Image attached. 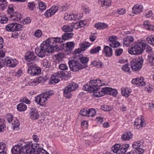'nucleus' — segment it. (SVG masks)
Segmentation results:
<instances>
[{"instance_id": "f257e3e1", "label": "nucleus", "mask_w": 154, "mask_h": 154, "mask_svg": "<svg viewBox=\"0 0 154 154\" xmlns=\"http://www.w3.org/2000/svg\"><path fill=\"white\" fill-rule=\"evenodd\" d=\"M146 47V51L149 52H151L152 48L149 45H146L142 41H137L134 42L130 48L128 49V51L129 53L131 54H140L143 52V50Z\"/></svg>"}, {"instance_id": "f03ea898", "label": "nucleus", "mask_w": 154, "mask_h": 154, "mask_svg": "<svg viewBox=\"0 0 154 154\" xmlns=\"http://www.w3.org/2000/svg\"><path fill=\"white\" fill-rule=\"evenodd\" d=\"M32 143L30 142L25 143L20 141L17 145L15 146L11 149L12 154H29Z\"/></svg>"}, {"instance_id": "7ed1b4c3", "label": "nucleus", "mask_w": 154, "mask_h": 154, "mask_svg": "<svg viewBox=\"0 0 154 154\" xmlns=\"http://www.w3.org/2000/svg\"><path fill=\"white\" fill-rule=\"evenodd\" d=\"M35 52L37 55L42 58L48 55L50 53H52L53 50L50 46H49L46 42H43L39 47L35 49Z\"/></svg>"}, {"instance_id": "20e7f679", "label": "nucleus", "mask_w": 154, "mask_h": 154, "mask_svg": "<svg viewBox=\"0 0 154 154\" xmlns=\"http://www.w3.org/2000/svg\"><path fill=\"white\" fill-rule=\"evenodd\" d=\"M53 94L51 91H46L44 93L38 95L35 99V101L40 106H45L48 99Z\"/></svg>"}, {"instance_id": "39448f33", "label": "nucleus", "mask_w": 154, "mask_h": 154, "mask_svg": "<svg viewBox=\"0 0 154 154\" xmlns=\"http://www.w3.org/2000/svg\"><path fill=\"white\" fill-rule=\"evenodd\" d=\"M63 39L60 38L56 37L55 38H48L46 40V42L47 43L49 46H50V48H51L54 52V50L56 51H59L60 48L56 45L57 43L63 42Z\"/></svg>"}, {"instance_id": "423d86ee", "label": "nucleus", "mask_w": 154, "mask_h": 154, "mask_svg": "<svg viewBox=\"0 0 154 154\" xmlns=\"http://www.w3.org/2000/svg\"><path fill=\"white\" fill-rule=\"evenodd\" d=\"M143 63V59L142 57L136 58L133 59L131 62V67L133 71L139 70L142 68Z\"/></svg>"}, {"instance_id": "0eeeda50", "label": "nucleus", "mask_w": 154, "mask_h": 154, "mask_svg": "<svg viewBox=\"0 0 154 154\" xmlns=\"http://www.w3.org/2000/svg\"><path fill=\"white\" fill-rule=\"evenodd\" d=\"M129 147V145L128 144L121 146L120 144H116L112 148V150L116 154H125L128 149Z\"/></svg>"}, {"instance_id": "6e6552de", "label": "nucleus", "mask_w": 154, "mask_h": 154, "mask_svg": "<svg viewBox=\"0 0 154 154\" xmlns=\"http://www.w3.org/2000/svg\"><path fill=\"white\" fill-rule=\"evenodd\" d=\"M17 61L15 59L7 57L3 59H0V67H2L5 65L11 67H14L17 65Z\"/></svg>"}, {"instance_id": "1a4fd4ad", "label": "nucleus", "mask_w": 154, "mask_h": 154, "mask_svg": "<svg viewBox=\"0 0 154 154\" xmlns=\"http://www.w3.org/2000/svg\"><path fill=\"white\" fill-rule=\"evenodd\" d=\"M68 64L71 70L74 72H78L85 68L80 62L75 60H69Z\"/></svg>"}, {"instance_id": "9d476101", "label": "nucleus", "mask_w": 154, "mask_h": 154, "mask_svg": "<svg viewBox=\"0 0 154 154\" xmlns=\"http://www.w3.org/2000/svg\"><path fill=\"white\" fill-rule=\"evenodd\" d=\"M27 66L28 67L27 72L31 75H37L40 73L41 72V69L37 67L34 63H28Z\"/></svg>"}, {"instance_id": "9b49d317", "label": "nucleus", "mask_w": 154, "mask_h": 154, "mask_svg": "<svg viewBox=\"0 0 154 154\" xmlns=\"http://www.w3.org/2000/svg\"><path fill=\"white\" fill-rule=\"evenodd\" d=\"M64 76V73L62 72H58L57 73H54L51 75V77L49 83L51 84H56L60 81V78L62 79Z\"/></svg>"}, {"instance_id": "f8f14e48", "label": "nucleus", "mask_w": 154, "mask_h": 154, "mask_svg": "<svg viewBox=\"0 0 154 154\" xmlns=\"http://www.w3.org/2000/svg\"><path fill=\"white\" fill-rule=\"evenodd\" d=\"M38 144H35L31 146L29 154H49L42 148H39L37 146Z\"/></svg>"}, {"instance_id": "ddd939ff", "label": "nucleus", "mask_w": 154, "mask_h": 154, "mask_svg": "<svg viewBox=\"0 0 154 154\" xmlns=\"http://www.w3.org/2000/svg\"><path fill=\"white\" fill-rule=\"evenodd\" d=\"M22 28V25L14 23L8 24L6 27L5 29L8 31L14 32V31H19Z\"/></svg>"}, {"instance_id": "4468645a", "label": "nucleus", "mask_w": 154, "mask_h": 154, "mask_svg": "<svg viewBox=\"0 0 154 154\" xmlns=\"http://www.w3.org/2000/svg\"><path fill=\"white\" fill-rule=\"evenodd\" d=\"M111 88L104 87L102 88L101 90L97 91L94 94V96L96 97H99L105 94H109Z\"/></svg>"}, {"instance_id": "2eb2a0df", "label": "nucleus", "mask_w": 154, "mask_h": 154, "mask_svg": "<svg viewBox=\"0 0 154 154\" xmlns=\"http://www.w3.org/2000/svg\"><path fill=\"white\" fill-rule=\"evenodd\" d=\"M58 9L59 8L58 6H53L50 9L46 11L44 14V15L46 17H51V16L55 14Z\"/></svg>"}, {"instance_id": "dca6fc26", "label": "nucleus", "mask_w": 154, "mask_h": 154, "mask_svg": "<svg viewBox=\"0 0 154 154\" xmlns=\"http://www.w3.org/2000/svg\"><path fill=\"white\" fill-rule=\"evenodd\" d=\"M96 85H88V84H85L83 86V89L84 90L88 91L90 92H93V95L95 92L98 90V87L96 86Z\"/></svg>"}, {"instance_id": "f3484780", "label": "nucleus", "mask_w": 154, "mask_h": 154, "mask_svg": "<svg viewBox=\"0 0 154 154\" xmlns=\"http://www.w3.org/2000/svg\"><path fill=\"white\" fill-rule=\"evenodd\" d=\"M30 110L29 113L30 119L32 120H37L39 117L38 110L35 108L31 107L30 108Z\"/></svg>"}, {"instance_id": "a211bd4d", "label": "nucleus", "mask_w": 154, "mask_h": 154, "mask_svg": "<svg viewBox=\"0 0 154 154\" xmlns=\"http://www.w3.org/2000/svg\"><path fill=\"white\" fill-rule=\"evenodd\" d=\"M146 125L143 118L137 119L134 121V128L136 129H138L140 127L145 126Z\"/></svg>"}, {"instance_id": "6ab92c4d", "label": "nucleus", "mask_w": 154, "mask_h": 154, "mask_svg": "<svg viewBox=\"0 0 154 154\" xmlns=\"http://www.w3.org/2000/svg\"><path fill=\"white\" fill-rule=\"evenodd\" d=\"M90 44L87 42H84L80 44V48L75 49V54L79 53L82 51H83L85 50L86 48H87L90 46Z\"/></svg>"}, {"instance_id": "aec40b11", "label": "nucleus", "mask_w": 154, "mask_h": 154, "mask_svg": "<svg viewBox=\"0 0 154 154\" xmlns=\"http://www.w3.org/2000/svg\"><path fill=\"white\" fill-rule=\"evenodd\" d=\"M64 19L68 21L74 20L79 19L78 14H73L70 13H66L64 17Z\"/></svg>"}, {"instance_id": "412c9836", "label": "nucleus", "mask_w": 154, "mask_h": 154, "mask_svg": "<svg viewBox=\"0 0 154 154\" xmlns=\"http://www.w3.org/2000/svg\"><path fill=\"white\" fill-rule=\"evenodd\" d=\"M143 77H141L140 78L133 79L132 80L131 82L139 86H143L145 85V83L143 82Z\"/></svg>"}, {"instance_id": "4be33fe9", "label": "nucleus", "mask_w": 154, "mask_h": 154, "mask_svg": "<svg viewBox=\"0 0 154 154\" xmlns=\"http://www.w3.org/2000/svg\"><path fill=\"white\" fill-rule=\"evenodd\" d=\"M134 38L132 36H128L123 38V45L128 46L134 41Z\"/></svg>"}, {"instance_id": "5701e85b", "label": "nucleus", "mask_w": 154, "mask_h": 154, "mask_svg": "<svg viewBox=\"0 0 154 154\" xmlns=\"http://www.w3.org/2000/svg\"><path fill=\"white\" fill-rule=\"evenodd\" d=\"M11 20L14 21H17L21 20L22 18V16L19 13L15 12L13 13L12 14L9 16Z\"/></svg>"}, {"instance_id": "b1692460", "label": "nucleus", "mask_w": 154, "mask_h": 154, "mask_svg": "<svg viewBox=\"0 0 154 154\" xmlns=\"http://www.w3.org/2000/svg\"><path fill=\"white\" fill-rule=\"evenodd\" d=\"M143 8L142 5L139 4L135 5L132 8V12L135 14H138L142 12Z\"/></svg>"}, {"instance_id": "393cba45", "label": "nucleus", "mask_w": 154, "mask_h": 154, "mask_svg": "<svg viewBox=\"0 0 154 154\" xmlns=\"http://www.w3.org/2000/svg\"><path fill=\"white\" fill-rule=\"evenodd\" d=\"M131 92V89L128 88H122L121 89V93L122 95L126 97H128Z\"/></svg>"}, {"instance_id": "a878e982", "label": "nucleus", "mask_w": 154, "mask_h": 154, "mask_svg": "<svg viewBox=\"0 0 154 154\" xmlns=\"http://www.w3.org/2000/svg\"><path fill=\"white\" fill-rule=\"evenodd\" d=\"M133 135L130 132L128 131L124 133L122 136L123 140H129L133 137Z\"/></svg>"}, {"instance_id": "bb28decb", "label": "nucleus", "mask_w": 154, "mask_h": 154, "mask_svg": "<svg viewBox=\"0 0 154 154\" xmlns=\"http://www.w3.org/2000/svg\"><path fill=\"white\" fill-rule=\"evenodd\" d=\"M64 96L67 99L70 98L72 96V91L66 86L63 90Z\"/></svg>"}, {"instance_id": "cd10ccee", "label": "nucleus", "mask_w": 154, "mask_h": 154, "mask_svg": "<svg viewBox=\"0 0 154 154\" xmlns=\"http://www.w3.org/2000/svg\"><path fill=\"white\" fill-rule=\"evenodd\" d=\"M103 52L105 54L106 56L110 57L112 55V50L108 46H104Z\"/></svg>"}, {"instance_id": "c85d7f7f", "label": "nucleus", "mask_w": 154, "mask_h": 154, "mask_svg": "<svg viewBox=\"0 0 154 154\" xmlns=\"http://www.w3.org/2000/svg\"><path fill=\"white\" fill-rule=\"evenodd\" d=\"M85 25L83 21L82 20L75 23H72L71 24L72 28H74L76 29H78L83 27Z\"/></svg>"}, {"instance_id": "c756f323", "label": "nucleus", "mask_w": 154, "mask_h": 154, "mask_svg": "<svg viewBox=\"0 0 154 154\" xmlns=\"http://www.w3.org/2000/svg\"><path fill=\"white\" fill-rule=\"evenodd\" d=\"M42 79H43L44 81H46L47 79V76L46 75L44 77H41L39 78L38 80L36 79L35 80L31 81V82H29V85L31 86H34L38 85L39 83V82L38 81L39 80L40 81V80Z\"/></svg>"}, {"instance_id": "7c9ffc66", "label": "nucleus", "mask_w": 154, "mask_h": 154, "mask_svg": "<svg viewBox=\"0 0 154 154\" xmlns=\"http://www.w3.org/2000/svg\"><path fill=\"white\" fill-rule=\"evenodd\" d=\"M27 54V55L25 56V59L28 61H33L35 59L36 56L34 52H28Z\"/></svg>"}, {"instance_id": "2f4dec72", "label": "nucleus", "mask_w": 154, "mask_h": 154, "mask_svg": "<svg viewBox=\"0 0 154 154\" xmlns=\"http://www.w3.org/2000/svg\"><path fill=\"white\" fill-rule=\"evenodd\" d=\"M101 6L103 7L107 8L111 5V0H100Z\"/></svg>"}, {"instance_id": "473e14b6", "label": "nucleus", "mask_w": 154, "mask_h": 154, "mask_svg": "<svg viewBox=\"0 0 154 154\" xmlns=\"http://www.w3.org/2000/svg\"><path fill=\"white\" fill-rule=\"evenodd\" d=\"M11 123L14 129L18 130L19 128V127L20 125V123L19 120L16 118H14Z\"/></svg>"}, {"instance_id": "72a5a7b5", "label": "nucleus", "mask_w": 154, "mask_h": 154, "mask_svg": "<svg viewBox=\"0 0 154 154\" xmlns=\"http://www.w3.org/2000/svg\"><path fill=\"white\" fill-rule=\"evenodd\" d=\"M143 143L141 141L138 140L134 142L132 146L133 148L136 149H137L143 146Z\"/></svg>"}, {"instance_id": "f704fd0d", "label": "nucleus", "mask_w": 154, "mask_h": 154, "mask_svg": "<svg viewBox=\"0 0 154 154\" xmlns=\"http://www.w3.org/2000/svg\"><path fill=\"white\" fill-rule=\"evenodd\" d=\"M66 50L69 51L71 53V51L73 49L74 46V44L72 42H67L66 44Z\"/></svg>"}, {"instance_id": "c9c22d12", "label": "nucleus", "mask_w": 154, "mask_h": 154, "mask_svg": "<svg viewBox=\"0 0 154 154\" xmlns=\"http://www.w3.org/2000/svg\"><path fill=\"white\" fill-rule=\"evenodd\" d=\"M143 26V27L146 29L154 31V26L150 25L148 21L144 22Z\"/></svg>"}, {"instance_id": "e433bc0d", "label": "nucleus", "mask_w": 154, "mask_h": 154, "mask_svg": "<svg viewBox=\"0 0 154 154\" xmlns=\"http://www.w3.org/2000/svg\"><path fill=\"white\" fill-rule=\"evenodd\" d=\"M107 25L103 23H96L94 25V27L99 29H103L107 27Z\"/></svg>"}, {"instance_id": "4c0bfd02", "label": "nucleus", "mask_w": 154, "mask_h": 154, "mask_svg": "<svg viewBox=\"0 0 154 154\" xmlns=\"http://www.w3.org/2000/svg\"><path fill=\"white\" fill-rule=\"evenodd\" d=\"M27 108V106L23 103H20L17 106V108L18 110L20 112L23 111L25 110Z\"/></svg>"}, {"instance_id": "58836bf2", "label": "nucleus", "mask_w": 154, "mask_h": 154, "mask_svg": "<svg viewBox=\"0 0 154 154\" xmlns=\"http://www.w3.org/2000/svg\"><path fill=\"white\" fill-rule=\"evenodd\" d=\"M91 64L97 68H100L103 65L102 63L100 61L94 60L91 62Z\"/></svg>"}, {"instance_id": "ea45409f", "label": "nucleus", "mask_w": 154, "mask_h": 154, "mask_svg": "<svg viewBox=\"0 0 154 154\" xmlns=\"http://www.w3.org/2000/svg\"><path fill=\"white\" fill-rule=\"evenodd\" d=\"M66 87L72 91L77 89L78 88V85L74 82H72Z\"/></svg>"}, {"instance_id": "a19ab883", "label": "nucleus", "mask_w": 154, "mask_h": 154, "mask_svg": "<svg viewBox=\"0 0 154 154\" xmlns=\"http://www.w3.org/2000/svg\"><path fill=\"white\" fill-rule=\"evenodd\" d=\"M8 5V3L5 0H0V10L2 11Z\"/></svg>"}, {"instance_id": "79ce46f5", "label": "nucleus", "mask_w": 154, "mask_h": 154, "mask_svg": "<svg viewBox=\"0 0 154 154\" xmlns=\"http://www.w3.org/2000/svg\"><path fill=\"white\" fill-rule=\"evenodd\" d=\"M73 35L72 33H65L62 35V38L63 40H66L72 38Z\"/></svg>"}, {"instance_id": "37998d69", "label": "nucleus", "mask_w": 154, "mask_h": 154, "mask_svg": "<svg viewBox=\"0 0 154 154\" xmlns=\"http://www.w3.org/2000/svg\"><path fill=\"white\" fill-rule=\"evenodd\" d=\"M147 43L154 46V36L151 35L147 37L146 39Z\"/></svg>"}, {"instance_id": "c03bdc74", "label": "nucleus", "mask_w": 154, "mask_h": 154, "mask_svg": "<svg viewBox=\"0 0 154 154\" xmlns=\"http://www.w3.org/2000/svg\"><path fill=\"white\" fill-rule=\"evenodd\" d=\"M38 8H39L41 11H44L46 8V6L45 3L41 2H39Z\"/></svg>"}, {"instance_id": "a18cd8bd", "label": "nucleus", "mask_w": 154, "mask_h": 154, "mask_svg": "<svg viewBox=\"0 0 154 154\" xmlns=\"http://www.w3.org/2000/svg\"><path fill=\"white\" fill-rule=\"evenodd\" d=\"M62 29L64 32H71L73 30L72 27L71 25V26L68 25L64 26L62 28Z\"/></svg>"}, {"instance_id": "49530a36", "label": "nucleus", "mask_w": 154, "mask_h": 154, "mask_svg": "<svg viewBox=\"0 0 154 154\" xmlns=\"http://www.w3.org/2000/svg\"><path fill=\"white\" fill-rule=\"evenodd\" d=\"M5 147L6 145L5 143H0V154H7L6 152L4 151Z\"/></svg>"}, {"instance_id": "de8ad7c7", "label": "nucleus", "mask_w": 154, "mask_h": 154, "mask_svg": "<svg viewBox=\"0 0 154 154\" xmlns=\"http://www.w3.org/2000/svg\"><path fill=\"white\" fill-rule=\"evenodd\" d=\"M101 49V47L98 46L96 48H93L90 51V52L91 54H95L98 53Z\"/></svg>"}, {"instance_id": "09e8293b", "label": "nucleus", "mask_w": 154, "mask_h": 154, "mask_svg": "<svg viewBox=\"0 0 154 154\" xmlns=\"http://www.w3.org/2000/svg\"><path fill=\"white\" fill-rule=\"evenodd\" d=\"M88 116L93 117L95 115L96 113V111L94 109H88Z\"/></svg>"}, {"instance_id": "8fccbe9b", "label": "nucleus", "mask_w": 154, "mask_h": 154, "mask_svg": "<svg viewBox=\"0 0 154 154\" xmlns=\"http://www.w3.org/2000/svg\"><path fill=\"white\" fill-rule=\"evenodd\" d=\"M14 11L13 6L12 5H9L8 7V9L7 11L9 16L11 14H12Z\"/></svg>"}, {"instance_id": "3c124183", "label": "nucleus", "mask_w": 154, "mask_h": 154, "mask_svg": "<svg viewBox=\"0 0 154 154\" xmlns=\"http://www.w3.org/2000/svg\"><path fill=\"white\" fill-rule=\"evenodd\" d=\"M122 69L125 72H130V69L128 64H126L122 66Z\"/></svg>"}, {"instance_id": "603ef678", "label": "nucleus", "mask_w": 154, "mask_h": 154, "mask_svg": "<svg viewBox=\"0 0 154 154\" xmlns=\"http://www.w3.org/2000/svg\"><path fill=\"white\" fill-rule=\"evenodd\" d=\"M43 66L45 68H48L50 66V62L46 59H44L42 63Z\"/></svg>"}, {"instance_id": "864d4df0", "label": "nucleus", "mask_w": 154, "mask_h": 154, "mask_svg": "<svg viewBox=\"0 0 154 154\" xmlns=\"http://www.w3.org/2000/svg\"><path fill=\"white\" fill-rule=\"evenodd\" d=\"M69 5L65 4L61 5L60 8V10L62 11H66L69 9Z\"/></svg>"}, {"instance_id": "5fc2aeb1", "label": "nucleus", "mask_w": 154, "mask_h": 154, "mask_svg": "<svg viewBox=\"0 0 154 154\" xmlns=\"http://www.w3.org/2000/svg\"><path fill=\"white\" fill-rule=\"evenodd\" d=\"M107 84L106 83H105L103 82V81H102L101 80H98V84L97 85H95L96 86H98V90L97 91H99V90H100V86H101L103 85H106Z\"/></svg>"}, {"instance_id": "6e6d98bb", "label": "nucleus", "mask_w": 154, "mask_h": 154, "mask_svg": "<svg viewBox=\"0 0 154 154\" xmlns=\"http://www.w3.org/2000/svg\"><path fill=\"white\" fill-rule=\"evenodd\" d=\"M55 56H56V60L58 61H61L64 56V54L63 53H59Z\"/></svg>"}, {"instance_id": "4d7b16f0", "label": "nucleus", "mask_w": 154, "mask_h": 154, "mask_svg": "<svg viewBox=\"0 0 154 154\" xmlns=\"http://www.w3.org/2000/svg\"><path fill=\"white\" fill-rule=\"evenodd\" d=\"M88 109H81L80 111V114L81 115L88 116Z\"/></svg>"}, {"instance_id": "13d9d810", "label": "nucleus", "mask_w": 154, "mask_h": 154, "mask_svg": "<svg viewBox=\"0 0 154 154\" xmlns=\"http://www.w3.org/2000/svg\"><path fill=\"white\" fill-rule=\"evenodd\" d=\"M5 127V124L3 122V120L0 119V132L4 131Z\"/></svg>"}, {"instance_id": "bf43d9fd", "label": "nucleus", "mask_w": 154, "mask_h": 154, "mask_svg": "<svg viewBox=\"0 0 154 154\" xmlns=\"http://www.w3.org/2000/svg\"><path fill=\"white\" fill-rule=\"evenodd\" d=\"M101 109L104 111H109L112 109V108L109 106L103 105L101 106Z\"/></svg>"}, {"instance_id": "052dcab7", "label": "nucleus", "mask_w": 154, "mask_h": 154, "mask_svg": "<svg viewBox=\"0 0 154 154\" xmlns=\"http://www.w3.org/2000/svg\"><path fill=\"white\" fill-rule=\"evenodd\" d=\"M28 7L30 10H33L35 8L34 2H29L28 3Z\"/></svg>"}, {"instance_id": "680f3d73", "label": "nucleus", "mask_w": 154, "mask_h": 154, "mask_svg": "<svg viewBox=\"0 0 154 154\" xmlns=\"http://www.w3.org/2000/svg\"><path fill=\"white\" fill-rule=\"evenodd\" d=\"M42 32L39 29L36 30L35 32L34 35L37 38H40L42 35Z\"/></svg>"}, {"instance_id": "e2e57ef3", "label": "nucleus", "mask_w": 154, "mask_h": 154, "mask_svg": "<svg viewBox=\"0 0 154 154\" xmlns=\"http://www.w3.org/2000/svg\"><path fill=\"white\" fill-rule=\"evenodd\" d=\"M111 90L110 91L109 94L112 95L114 97L116 96L118 93L117 90L111 88Z\"/></svg>"}, {"instance_id": "0e129e2a", "label": "nucleus", "mask_w": 154, "mask_h": 154, "mask_svg": "<svg viewBox=\"0 0 154 154\" xmlns=\"http://www.w3.org/2000/svg\"><path fill=\"white\" fill-rule=\"evenodd\" d=\"M59 68L62 70H66L68 69L67 66L65 64L61 63L60 64L59 66Z\"/></svg>"}, {"instance_id": "69168bd1", "label": "nucleus", "mask_w": 154, "mask_h": 154, "mask_svg": "<svg viewBox=\"0 0 154 154\" xmlns=\"http://www.w3.org/2000/svg\"><path fill=\"white\" fill-rule=\"evenodd\" d=\"M20 101L21 102H24L26 104H29L30 103V100L26 98V97H23L20 100Z\"/></svg>"}, {"instance_id": "338daca9", "label": "nucleus", "mask_w": 154, "mask_h": 154, "mask_svg": "<svg viewBox=\"0 0 154 154\" xmlns=\"http://www.w3.org/2000/svg\"><path fill=\"white\" fill-rule=\"evenodd\" d=\"M14 118L13 116L11 114H8L7 116V120L10 123L12 122Z\"/></svg>"}, {"instance_id": "774afa93", "label": "nucleus", "mask_w": 154, "mask_h": 154, "mask_svg": "<svg viewBox=\"0 0 154 154\" xmlns=\"http://www.w3.org/2000/svg\"><path fill=\"white\" fill-rule=\"evenodd\" d=\"M88 59L87 57H83L80 58L81 62L82 63H87L88 61Z\"/></svg>"}]
</instances>
